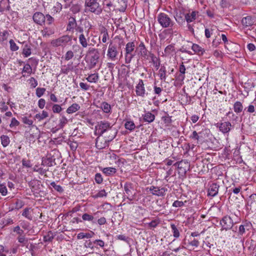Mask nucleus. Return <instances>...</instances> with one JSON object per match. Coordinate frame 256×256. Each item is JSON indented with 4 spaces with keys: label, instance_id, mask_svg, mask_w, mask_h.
Here are the masks:
<instances>
[{
    "label": "nucleus",
    "instance_id": "obj_55",
    "mask_svg": "<svg viewBox=\"0 0 256 256\" xmlns=\"http://www.w3.org/2000/svg\"><path fill=\"white\" fill-rule=\"evenodd\" d=\"M19 124H20L19 122L16 118H13L12 119L11 122L10 124V128H13L14 126H18Z\"/></svg>",
    "mask_w": 256,
    "mask_h": 256
},
{
    "label": "nucleus",
    "instance_id": "obj_33",
    "mask_svg": "<svg viewBox=\"0 0 256 256\" xmlns=\"http://www.w3.org/2000/svg\"><path fill=\"white\" fill-rule=\"evenodd\" d=\"M124 126L126 129L130 131L133 130L136 128L135 124L132 120H127L125 122Z\"/></svg>",
    "mask_w": 256,
    "mask_h": 256
},
{
    "label": "nucleus",
    "instance_id": "obj_56",
    "mask_svg": "<svg viewBox=\"0 0 256 256\" xmlns=\"http://www.w3.org/2000/svg\"><path fill=\"white\" fill-rule=\"evenodd\" d=\"M30 208H25L22 214V215L24 216H25L26 218H28V219H31L32 218V216H30Z\"/></svg>",
    "mask_w": 256,
    "mask_h": 256
},
{
    "label": "nucleus",
    "instance_id": "obj_20",
    "mask_svg": "<svg viewBox=\"0 0 256 256\" xmlns=\"http://www.w3.org/2000/svg\"><path fill=\"white\" fill-rule=\"evenodd\" d=\"M124 188L126 194L128 198L130 201H132L134 198V195L135 194V192L133 193L134 190H132L130 188V187L128 185H125Z\"/></svg>",
    "mask_w": 256,
    "mask_h": 256
},
{
    "label": "nucleus",
    "instance_id": "obj_24",
    "mask_svg": "<svg viewBox=\"0 0 256 256\" xmlns=\"http://www.w3.org/2000/svg\"><path fill=\"white\" fill-rule=\"evenodd\" d=\"M175 54L174 46L172 45H168L167 46L164 50V55L165 56H172Z\"/></svg>",
    "mask_w": 256,
    "mask_h": 256
},
{
    "label": "nucleus",
    "instance_id": "obj_39",
    "mask_svg": "<svg viewBox=\"0 0 256 256\" xmlns=\"http://www.w3.org/2000/svg\"><path fill=\"white\" fill-rule=\"evenodd\" d=\"M23 73H26L28 75H30L32 72V68L29 64H26L24 65L22 70Z\"/></svg>",
    "mask_w": 256,
    "mask_h": 256
},
{
    "label": "nucleus",
    "instance_id": "obj_7",
    "mask_svg": "<svg viewBox=\"0 0 256 256\" xmlns=\"http://www.w3.org/2000/svg\"><path fill=\"white\" fill-rule=\"evenodd\" d=\"M135 48V44L134 42H129L126 44V63L130 62L134 56L132 54V52Z\"/></svg>",
    "mask_w": 256,
    "mask_h": 256
},
{
    "label": "nucleus",
    "instance_id": "obj_9",
    "mask_svg": "<svg viewBox=\"0 0 256 256\" xmlns=\"http://www.w3.org/2000/svg\"><path fill=\"white\" fill-rule=\"evenodd\" d=\"M118 54V52L117 50L116 46L110 44L108 46L107 52V56L108 59L111 60H115Z\"/></svg>",
    "mask_w": 256,
    "mask_h": 256
},
{
    "label": "nucleus",
    "instance_id": "obj_10",
    "mask_svg": "<svg viewBox=\"0 0 256 256\" xmlns=\"http://www.w3.org/2000/svg\"><path fill=\"white\" fill-rule=\"evenodd\" d=\"M223 230H228L230 229L233 226V221L231 218L228 216H224L220 222Z\"/></svg>",
    "mask_w": 256,
    "mask_h": 256
},
{
    "label": "nucleus",
    "instance_id": "obj_14",
    "mask_svg": "<svg viewBox=\"0 0 256 256\" xmlns=\"http://www.w3.org/2000/svg\"><path fill=\"white\" fill-rule=\"evenodd\" d=\"M185 14L184 12L180 10H176L175 11L174 18L178 24H182L185 19Z\"/></svg>",
    "mask_w": 256,
    "mask_h": 256
},
{
    "label": "nucleus",
    "instance_id": "obj_4",
    "mask_svg": "<svg viewBox=\"0 0 256 256\" xmlns=\"http://www.w3.org/2000/svg\"><path fill=\"white\" fill-rule=\"evenodd\" d=\"M157 20L160 25L164 28L172 26L174 25V22L165 13L161 12L159 14L157 17Z\"/></svg>",
    "mask_w": 256,
    "mask_h": 256
},
{
    "label": "nucleus",
    "instance_id": "obj_43",
    "mask_svg": "<svg viewBox=\"0 0 256 256\" xmlns=\"http://www.w3.org/2000/svg\"><path fill=\"white\" fill-rule=\"evenodd\" d=\"M50 185L58 192H62L63 191L62 187L60 185L56 184L54 182H50Z\"/></svg>",
    "mask_w": 256,
    "mask_h": 256
},
{
    "label": "nucleus",
    "instance_id": "obj_63",
    "mask_svg": "<svg viewBox=\"0 0 256 256\" xmlns=\"http://www.w3.org/2000/svg\"><path fill=\"white\" fill-rule=\"evenodd\" d=\"M80 88L84 90H87L89 89L90 86L86 84L84 82H80Z\"/></svg>",
    "mask_w": 256,
    "mask_h": 256
},
{
    "label": "nucleus",
    "instance_id": "obj_40",
    "mask_svg": "<svg viewBox=\"0 0 256 256\" xmlns=\"http://www.w3.org/2000/svg\"><path fill=\"white\" fill-rule=\"evenodd\" d=\"M10 44V49L12 51H16L18 50L19 47L16 45L13 40H10L9 41Z\"/></svg>",
    "mask_w": 256,
    "mask_h": 256
},
{
    "label": "nucleus",
    "instance_id": "obj_25",
    "mask_svg": "<svg viewBox=\"0 0 256 256\" xmlns=\"http://www.w3.org/2000/svg\"><path fill=\"white\" fill-rule=\"evenodd\" d=\"M198 12L196 11L192 12L191 13L188 14L185 16V19L188 23L193 22L196 18Z\"/></svg>",
    "mask_w": 256,
    "mask_h": 256
},
{
    "label": "nucleus",
    "instance_id": "obj_15",
    "mask_svg": "<svg viewBox=\"0 0 256 256\" xmlns=\"http://www.w3.org/2000/svg\"><path fill=\"white\" fill-rule=\"evenodd\" d=\"M34 22L40 25L44 23L46 20L45 16L41 12H36L33 16Z\"/></svg>",
    "mask_w": 256,
    "mask_h": 256
},
{
    "label": "nucleus",
    "instance_id": "obj_19",
    "mask_svg": "<svg viewBox=\"0 0 256 256\" xmlns=\"http://www.w3.org/2000/svg\"><path fill=\"white\" fill-rule=\"evenodd\" d=\"M189 165L186 162H180L178 166L180 172L185 174L188 170Z\"/></svg>",
    "mask_w": 256,
    "mask_h": 256
},
{
    "label": "nucleus",
    "instance_id": "obj_47",
    "mask_svg": "<svg viewBox=\"0 0 256 256\" xmlns=\"http://www.w3.org/2000/svg\"><path fill=\"white\" fill-rule=\"evenodd\" d=\"M0 193L2 196H6L8 193L6 186L4 184H0Z\"/></svg>",
    "mask_w": 256,
    "mask_h": 256
},
{
    "label": "nucleus",
    "instance_id": "obj_21",
    "mask_svg": "<svg viewBox=\"0 0 256 256\" xmlns=\"http://www.w3.org/2000/svg\"><path fill=\"white\" fill-rule=\"evenodd\" d=\"M142 118L144 122L150 123L154 120L155 116L152 113L148 112L142 115Z\"/></svg>",
    "mask_w": 256,
    "mask_h": 256
},
{
    "label": "nucleus",
    "instance_id": "obj_48",
    "mask_svg": "<svg viewBox=\"0 0 256 256\" xmlns=\"http://www.w3.org/2000/svg\"><path fill=\"white\" fill-rule=\"evenodd\" d=\"M251 243L249 248L253 250L252 255L256 256V240L251 241Z\"/></svg>",
    "mask_w": 256,
    "mask_h": 256
},
{
    "label": "nucleus",
    "instance_id": "obj_27",
    "mask_svg": "<svg viewBox=\"0 0 256 256\" xmlns=\"http://www.w3.org/2000/svg\"><path fill=\"white\" fill-rule=\"evenodd\" d=\"M251 227V224L250 223H246L244 224H242L239 227L238 234L240 235H242L246 230H248Z\"/></svg>",
    "mask_w": 256,
    "mask_h": 256
},
{
    "label": "nucleus",
    "instance_id": "obj_11",
    "mask_svg": "<svg viewBox=\"0 0 256 256\" xmlns=\"http://www.w3.org/2000/svg\"><path fill=\"white\" fill-rule=\"evenodd\" d=\"M148 190L152 194L158 196H164L166 191V188H158L154 186L146 188V190Z\"/></svg>",
    "mask_w": 256,
    "mask_h": 256
},
{
    "label": "nucleus",
    "instance_id": "obj_42",
    "mask_svg": "<svg viewBox=\"0 0 256 256\" xmlns=\"http://www.w3.org/2000/svg\"><path fill=\"white\" fill-rule=\"evenodd\" d=\"M170 226L174 234V236L176 238H178L180 234L176 226L174 224H171Z\"/></svg>",
    "mask_w": 256,
    "mask_h": 256
},
{
    "label": "nucleus",
    "instance_id": "obj_49",
    "mask_svg": "<svg viewBox=\"0 0 256 256\" xmlns=\"http://www.w3.org/2000/svg\"><path fill=\"white\" fill-rule=\"evenodd\" d=\"M52 109L53 112L54 113H59L62 110V107L60 105L57 104H54L52 106Z\"/></svg>",
    "mask_w": 256,
    "mask_h": 256
},
{
    "label": "nucleus",
    "instance_id": "obj_64",
    "mask_svg": "<svg viewBox=\"0 0 256 256\" xmlns=\"http://www.w3.org/2000/svg\"><path fill=\"white\" fill-rule=\"evenodd\" d=\"M108 38V34L106 32H102V42L104 43L106 42Z\"/></svg>",
    "mask_w": 256,
    "mask_h": 256
},
{
    "label": "nucleus",
    "instance_id": "obj_30",
    "mask_svg": "<svg viewBox=\"0 0 256 256\" xmlns=\"http://www.w3.org/2000/svg\"><path fill=\"white\" fill-rule=\"evenodd\" d=\"M99 76L98 74H92L88 76L86 80L90 82L96 83L98 80Z\"/></svg>",
    "mask_w": 256,
    "mask_h": 256
},
{
    "label": "nucleus",
    "instance_id": "obj_35",
    "mask_svg": "<svg viewBox=\"0 0 256 256\" xmlns=\"http://www.w3.org/2000/svg\"><path fill=\"white\" fill-rule=\"evenodd\" d=\"M158 76L162 80H165L166 79V69L164 66H162L158 70Z\"/></svg>",
    "mask_w": 256,
    "mask_h": 256
},
{
    "label": "nucleus",
    "instance_id": "obj_1",
    "mask_svg": "<svg viewBox=\"0 0 256 256\" xmlns=\"http://www.w3.org/2000/svg\"><path fill=\"white\" fill-rule=\"evenodd\" d=\"M110 131V135L114 134L116 132L114 130H112V126L106 120H102L98 122L95 126L94 134L97 136H102L104 132Z\"/></svg>",
    "mask_w": 256,
    "mask_h": 256
},
{
    "label": "nucleus",
    "instance_id": "obj_13",
    "mask_svg": "<svg viewBox=\"0 0 256 256\" xmlns=\"http://www.w3.org/2000/svg\"><path fill=\"white\" fill-rule=\"evenodd\" d=\"M136 88V92L137 95L138 96H144L145 94L146 90L144 86V84L142 80H138V82Z\"/></svg>",
    "mask_w": 256,
    "mask_h": 256
},
{
    "label": "nucleus",
    "instance_id": "obj_57",
    "mask_svg": "<svg viewBox=\"0 0 256 256\" xmlns=\"http://www.w3.org/2000/svg\"><path fill=\"white\" fill-rule=\"evenodd\" d=\"M184 205V202L182 201L176 200L172 204L174 207H182Z\"/></svg>",
    "mask_w": 256,
    "mask_h": 256
},
{
    "label": "nucleus",
    "instance_id": "obj_61",
    "mask_svg": "<svg viewBox=\"0 0 256 256\" xmlns=\"http://www.w3.org/2000/svg\"><path fill=\"white\" fill-rule=\"evenodd\" d=\"M80 6L79 5H74L71 8L72 11L74 13L78 12L80 10Z\"/></svg>",
    "mask_w": 256,
    "mask_h": 256
},
{
    "label": "nucleus",
    "instance_id": "obj_2",
    "mask_svg": "<svg viewBox=\"0 0 256 256\" xmlns=\"http://www.w3.org/2000/svg\"><path fill=\"white\" fill-rule=\"evenodd\" d=\"M100 54L97 49L92 48L89 50L86 56V62L90 68H94L98 62Z\"/></svg>",
    "mask_w": 256,
    "mask_h": 256
},
{
    "label": "nucleus",
    "instance_id": "obj_23",
    "mask_svg": "<svg viewBox=\"0 0 256 256\" xmlns=\"http://www.w3.org/2000/svg\"><path fill=\"white\" fill-rule=\"evenodd\" d=\"M80 106L78 104L74 103L70 106L66 110V112L68 114H73L80 109Z\"/></svg>",
    "mask_w": 256,
    "mask_h": 256
},
{
    "label": "nucleus",
    "instance_id": "obj_38",
    "mask_svg": "<svg viewBox=\"0 0 256 256\" xmlns=\"http://www.w3.org/2000/svg\"><path fill=\"white\" fill-rule=\"evenodd\" d=\"M62 9V5L59 2H56L52 8V12L58 13L60 12Z\"/></svg>",
    "mask_w": 256,
    "mask_h": 256
},
{
    "label": "nucleus",
    "instance_id": "obj_52",
    "mask_svg": "<svg viewBox=\"0 0 256 256\" xmlns=\"http://www.w3.org/2000/svg\"><path fill=\"white\" fill-rule=\"evenodd\" d=\"M186 68H185V66L183 64H181L180 66V67H179V71L180 72V73L182 74V79L184 80V74L186 73Z\"/></svg>",
    "mask_w": 256,
    "mask_h": 256
},
{
    "label": "nucleus",
    "instance_id": "obj_50",
    "mask_svg": "<svg viewBox=\"0 0 256 256\" xmlns=\"http://www.w3.org/2000/svg\"><path fill=\"white\" fill-rule=\"evenodd\" d=\"M107 195L106 192H105L104 190H102L100 191H99L95 196L94 198H102L104 196H106Z\"/></svg>",
    "mask_w": 256,
    "mask_h": 256
},
{
    "label": "nucleus",
    "instance_id": "obj_22",
    "mask_svg": "<svg viewBox=\"0 0 256 256\" xmlns=\"http://www.w3.org/2000/svg\"><path fill=\"white\" fill-rule=\"evenodd\" d=\"M76 26L77 24L75 18H70L67 26V30L69 31H73L76 28Z\"/></svg>",
    "mask_w": 256,
    "mask_h": 256
},
{
    "label": "nucleus",
    "instance_id": "obj_36",
    "mask_svg": "<svg viewBox=\"0 0 256 256\" xmlns=\"http://www.w3.org/2000/svg\"><path fill=\"white\" fill-rule=\"evenodd\" d=\"M32 54L31 48L30 46L26 44L22 50V54L25 57L29 56Z\"/></svg>",
    "mask_w": 256,
    "mask_h": 256
},
{
    "label": "nucleus",
    "instance_id": "obj_32",
    "mask_svg": "<svg viewBox=\"0 0 256 256\" xmlns=\"http://www.w3.org/2000/svg\"><path fill=\"white\" fill-rule=\"evenodd\" d=\"M13 232L14 233V234L18 235V236L21 237L20 238L19 240L22 239L24 234V231L22 229L20 228V226H16L15 228H14L13 230Z\"/></svg>",
    "mask_w": 256,
    "mask_h": 256
},
{
    "label": "nucleus",
    "instance_id": "obj_8",
    "mask_svg": "<svg viewBox=\"0 0 256 256\" xmlns=\"http://www.w3.org/2000/svg\"><path fill=\"white\" fill-rule=\"evenodd\" d=\"M138 54L142 58L148 60L149 57V52L146 49L144 43L141 42L136 48Z\"/></svg>",
    "mask_w": 256,
    "mask_h": 256
},
{
    "label": "nucleus",
    "instance_id": "obj_44",
    "mask_svg": "<svg viewBox=\"0 0 256 256\" xmlns=\"http://www.w3.org/2000/svg\"><path fill=\"white\" fill-rule=\"evenodd\" d=\"M46 92V89L42 88H38L36 89V95L38 98L41 97Z\"/></svg>",
    "mask_w": 256,
    "mask_h": 256
},
{
    "label": "nucleus",
    "instance_id": "obj_3",
    "mask_svg": "<svg viewBox=\"0 0 256 256\" xmlns=\"http://www.w3.org/2000/svg\"><path fill=\"white\" fill-rule=\"evenodd\" d=\"M86 12L89 11L96 14H100L102 9L97 0H86Z\"/></svg>",
    "mask_w": 256,
    "mask_h": 256
},
{
    "label": "nucleus",
    "instance_id": "obj_6",
    "mask_svg": "<svg viewBox=\"0 0 256 256\" xmlns=\"http://www.w3.org/2000/svg\"><path fill=\"white\" fill-rule=\"evenodd\" d=\"M71 40V38L68 36H63L53 40L51 42V44L54 47L64 46Z\"/></svg>",
    "mask_w": 256,
    "mask_h": 256
},
{
    "label": "nucleus",
    "instance_id": "obj_51",
    "mask_svg": "<svg viewBox=\"0 0 256 256\" xmlns=\"http://www.w3.org/2000/svg\"><path fill=\"white\" fill-rule=\"evenodd\" d=\"M29 83L32 88H36L38 84L37 80L34 78H31L29 80Z\"/></svg>",
    "mask_w": 256,
    "mask_h": 256
},
{
    "label": "nucleus",
    "instance_id": "obj_60",
    "mask_svg": "<svg viewBox=\"0 0 256 256\" xmlns=\"http://www.w3.org/2000/svg\"><path fill=\"white\" fill-rule=\"evenodd\" d=\"M46 101L44 99L40 98L38 102V106L40 108L42 109L44 107Z\"/></svg>",
    "mask_w": 256,
    "mask_h": 256
},
{
    "label": "nucleus",
    "instance_id": "obj_53",
    "mask_svg": "<svg viewBox=\"0 0 256 256\" xmlns=\"http://www.w3.org/2000/svg\"><path fill=\"white\" fill-rule=\"evenodd\" d=\"M22 121L24 124H28V126H32L33 124V121L32 120L28 118L26 116L22 118Z\"/></svg>",
    "mask_w": 256,
    "mask_h": 256
},
{
    "label": "nucleus",
    "instance_id": "obj_37",
    "mask_svg": "<svg viewBox=\"0 0 256 256\" xmlns=\"http://www.w3.org/2000/svg\"><path fill=\"white\" fill-rule=\"evenodd\" d=\"M0 138L2 144L3 146L6 147L9 144L10 140L8 136L2 135L1 136Z\"/></svg>",
    "mask_w": 256,
    "mask_h": 256
},
{
    "label": "nucleus",
    "instance_id": "obj_17",
    "mask_svg": "<svg viewBox=\"0 0 256 256\" xmlns=\"http://www.w3.org/2000/svg\"><path fill=\"white\" fill-rule=\"evenodd\" d=\"M218 188L219 186L217 184H212L208 189V194L212 196H216L218 193Z\"/></svg>",
    "mask_w": 256,
    "mask_h": 256
},
{
    "label": "nucleus",
    "instance_id": "obj_59",
    "mask_svg": "<svg viewBox=\"0 0 256 256\" xmlns=\"http://www.w3.org/2000/svg\"><path fill=\"white\" fill-rule=\"evenodd\" d=\"M102 178L100 174H96L95 176V180L98 184H100L102 182Z\"/></svg>",
    "mask_w": 256,
    "mask_h": 256
},
{
    "label": "nucleus",
    "instance_id": "obj_28",
    "mask_svg": "<svg viewBox=\"0 0 256 256\" xmlns=\"http://www.w3.org/2000/svg\"><path fill=\"white\" fill-rule=\"evenodd\" d=\"M48 112L45 110H42V113L36 114L34 116V118L38 120V121H41L48 117Z\"/></svg>",
    "mask_w": 256,
    "mask_h": 256
},
{
    "label": "nucleus",
    "instance_id": "obj_18",
    "mask_svg": "<svg viewBox=\"0 0 256 256\" xmlns=\"http://www.w3.org/2000/svg\"><path fill=\"white\" fill-rule=\"evenodd\" d=\"M96 106L98 108H100L104 113L110 114L112 112L111 106L106 102H102L100 106Z\"/></svg>",
    "mask_w": 256,
    "mask_h": 256
},
{
    "label": "nucleus",
    "instance_id": "obj_62",
    "mask_svg": "<svg viewBox=\"0 0 256 256\" xmlns=\"http://www.w3.org/2000/svg\"><path fill=\"white\" fill-rule=\"evenodd\" d=\"M45 18L46 22L49 24H51L54 21V18L49 14H46Z\"/></svg>",
    "mask_w": 256,
    "mask_h": 256
},
{
    "label": "nucleus",
    "instance_id": "obj_31",
    "mask_svg": "<svg viewBox=\"0 0 256 256\" xmlns=\"http://www.w3.org/2000/svg\"><path fill=\"white\" fill-rule=\"evenodd\" d=\"M243 106L242 104L238 101L236 102L234 105V110L235 112L240 113L242 112Z\"/></svg>",
    "mask_w": 256,
    "mask_h": 256
},
{
    "label": "nucleus",
    "instance_id": "obj_41",
    "mask_svg": "<svg viewBox=\"0 0 256 256\" xmlns=\"http://www.w3.org/2000/svg\"><path fill=\"white\" fill-rule=\"evenodd\" d=\"M68 120L66 117L64 116H62L59 120V126L60 128H62L67 124Z\"/></svg>",
    "mask_w": 256,
    "mask_h": 256
},
{
    "label": "nucleus",
    "instance_id": "obj_58",
    "mask_svg": "<svg viewBox=\"0 0 256 256\" xmlns=\"http://www.w3.org/2000/svg\"><path fill=\"white\" fill-rule=\"evenodd\" d=\"M104 5L106 6V7H108L109 8V10H107V12H108L114 9V8L111 2H108L106 1H105L104 2Z\"/></svg>",
    "mask_w": 256,
    "mask_h": 256
},
{
    "label": "nucleus",
    "instance_id": "obj_54",
    "mask_svg": "<svg viewBox=\"0 0 256 256\" xmlns=\"http://www.w3.org/2000/svg\"><path fill=\"white\" fill-rule=\"evenodd\" d=\"M74 56V53L72 50L68 51L64 56L65 60H68L72 58Z\"/></svg>",
    "mask_w": 256,
    "mask_h": 256
},
{
    "label": "nucleus",
    "instance_id": "obj_34",
    "mask_svg": "<svg viewBox=\"0 0 256 256\" xmlns=\"http://www.w3.org/2000/svg\"><path fill=\"white\" fill-rule=\"evenodd\" d=\"M192 48L194 52L198 54H202L204 52V50L197 44H192Z\"/></svg>",
    "mask_w": 256,
    "mask_h": 256
},
{
    "label": "nucleus",
    "instance_id": "obj_26",
    "mask_svg": "<svg viewBox=\"0 0 256 256\" xmlns=\"http://www.w3.org/2000/svg\"><path fill=\"white\" fill-rule=\"evenodd\" d=\"M79 42L83 48H86L88 46V39L84 34H81L78 36Z\"/></svg>",
    "mask_w": 256,
    "mask_h": 256
},
{
    "label": "nucleus",
    "instance_id": "obj_46",
    "mask_svg": "<svg viewBox=\"0 0 256 256\" xmlns=\"http://www.w3.org/2000/svg\"><path fill=\"white\" fill-rule=\"evenodd\" d=\"M42 34L44 36H50L53 34H54V30L49 28H45L42 31Z\"/></svg>",
    "mask_w": 256,
    "mask_h": 256
},
{
    "label": "nucleus",
    "instance_id": "obj_29",
    "mask_svg": "<svg viewBox=\"0 0 256 256\" xmlns=\"http://www.w3.org/2000/svg\"><path fill=\"white\" fill-rule=\"evenodd\" d=\"M102 170L104 174L107 176L114 174L116 172V168L112 167L104 168Z\"/></svg>",
    "mask_w": 256,
    "mask_h": 256
},
{
    "label": "nucleus",
    "instance_id": "obj_5",
    "mask_svg": "<svg viewBox=\"0 0 256 256\" xmlns=\"http://www.w3.org/2000/svg\"><path fill=\"white\" fill-rule=\"evenodd\" d=\"M114 132V134L109 136L108 138L106 139H104L103 138H100V136L96 138V146L98 149H102L108 146V143L110 141L112 140L116 136Z\"/></svg>",
    "mask_w": 256,
    "mask_h": 256
},
{
    "label": "nucleus",
    "instance_id": "obj_45",
    "mask_svg": "<svg viewBox=\"0 0 256 256\" xmlns=\"http://www.w3.org/2000/svg\"><path fill=\"white\" fill-rule=\"evenodd\" d=\"M82 218L84 220L90 222L92 221L94 218L92 216L86 213L82 216Z\"/></svg>",
    "mask_w": 256,
    "mask_h": 256
},
{
    "label": "nucleus",
    "instance_id": "obj_12",
    "mask_svg": "<svg viewBox=\"0 0 256 256\" xmlns=\"http://www.w3.org/2000/svg\"><path fill=\"white\" fill-rule=\"evenodd\" d=\"M216 126L219 128L220 130L223 134L228 133L231 130L232 124L228 122H225L220 124H216Z\"/></svg>",
    "mask_w": 256,
    "mask_h": 256
},
{
    "label": "nucleus",
    "instance_id": "obj_16",
    "mask_svg": "<svg viewBox=\"0 0 256 256\" xmlns=\"http://www.w3.org/2000/svg\"><path fill=\"white\" fill-rule=\"evenodd\" d=\"M241 22L244 27L252 26L255 22V20L250 16H247L242 18Z\"/></svg>",
    "mask_w": 256,
    "mask_h": 256
}]
</instances>
